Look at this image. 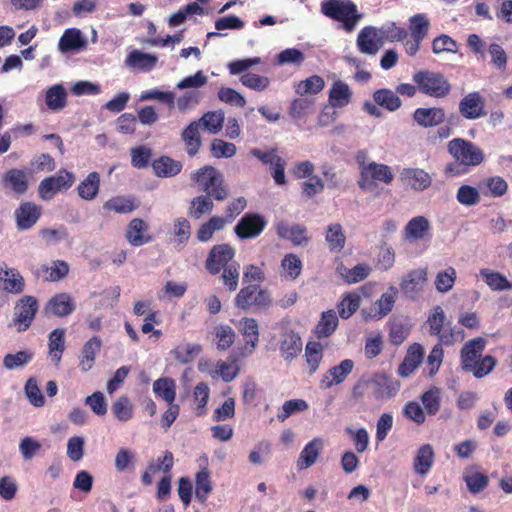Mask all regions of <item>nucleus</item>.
Wrapping results in <instances>:
<instances>
[{
	"label": "nucleus",
	"instance_id": "f257e3e1",
	"mask_svg": "<svg viewBox=\"0 0 512 512\" xmlns=\"http://www.w3.org/2000/svg\"><path fill=\"white\" fill-rule=\"evenodd\" d=\"M191 180L205 194L213 196L216 201H224L229 196V189L224 177L215 167L206 165L191 174Z\"/></svg>",
	"mask_w": 512,
	"mask_h": 512
},
{
	"label": "nucleus",
	"instance_id": "f03ea898",
	"mask_svg": "<svg viewBox=\"0 0 512 512\" xmlns=\"http://www.w3.org/2000/svg\"><path fill=\"white\" fill-rule=\"evenodd\" d=\"M413 82L418 90L429 97L445 98L451 92V84L440 72L420 70L413 74Z\"/></svg>",
	"mask_w": 512,
	"mask_h": 512
},
{
	"label": "nucleus",
	"instance_id": "7ed1b4c3",
	"mask_svg": "<svg viewBox=\"0 0 512 512\" xmlns=\"http://www.w3.org/2000/svg\"><path fill=\"white\" fill-rule=\"evenodd\" d=\"M321 11L325 16L341 22L348 32L355 28L361 17L351 0H327L322 2Z\"/></svg>",
	"mask_w": 512,
	"mask_h": 512
},
{
	"label": "nucleus",
	"instance_id": "20e7f679",
	"mask_svg": "<svg viewBox=\"0 0 512 512\" xmlns=\"http://www.w3.org/2000/svg\"><path fill=\"white\" fill-rule=\"evenodd\" d=\"M393 180L394 173L388 165L376 162L367 165L360 163V178L357 183L362 190L374 192L379 183L390 185Z\"/></svg>",
	"mask_w": 512,
	"mask_h": 512
},
{
	"label": "nucleus",
	"instance_id": "39448f33",
	"mask_svg": "<svg viewBox=\"0 0 512 512\" xmlns=\"http://www.w3.org/2000/svg\"><path fill=\"white\" fill-rule=\"evenodd\" d=\"M234 304L238 309L249 310H267L272 305L270 292L257 284L244 286L236 294Z\"/></svg>",
	"mask_w": 512,
	"mask_h": 512
},
{
	"label": "nucleus",
	"instance_id": "423d86ee",
	"mask_svg": "<svg viewBox=\"0 0 512 512\" xmlns=\"http://www.w3.org/2000/svg\"><path fill=\"white\" fill-rule=\"evenodd\" d=\"M448 152L456 161H460L468 167H475L484 160L482 150L470 141L455 138L448 143Z\"/></svg>",
	"mask_w": 512,
	"mask_h": 512
},
{
	"label": "nucleus",
	"instance_id": "0eeeda50",
	"mask_svg": "<svg viewBox=\"0 0 512 512\" xmlns=\"http://www.w3.org/2000/svg\"><path fill=\"white\" fill-rule=\"evenodd\" d=\"M75 181L73 173L62 169L56 175L43 179L39 184V195L44 200L51 199L57 192L69 189Z\"/></svg>",
	"mask_w": 512,
	"mask_h": 512
},
{
	"label": "nucleus",
	"instance_id": "6e6552de",
	"mask_svg": "<svg viewBox=\"0 0 512 512\" xmlns=\"http://www.w3.org/2000/svg\"><path fill=\"white\" fill-rule=\"evenodd\" d=\"M38 308V300L34 296L26 295L18 300L15 306L14 324L19 332H24L31 326Z\"/></svg>",
	"mask_w": 512,
	"mask_h": 512
},
{
	"label": "nucleus",
	"instance_id": "1a4fd4ad",
	"mask_svg": "<svg viewBox=\"0 0 512 512\" xmlns=\"http://www.w3.org/2000/svg\"><path fill=\"white\" fill-rule=\"evenodd\" d=\"M239 331L244 337L245 344L239 348L238 356L246 358L253 354L259 343V325L256 319L243 317L239 321Z\"/></svg>",
	"mask_w": 512,
	"mask_h": 512
},
{
	"label": "nucleus",
	"instance_id": "9d476101",
	"mask_svg": "<svg viewBox=\"0 0 512 512\" xmlns=\"http://www.w3.org/2000/svg\"><path fill=\"white\" fill-rule=\"evenodd\" d=\"M235 256V249L230 244L214 245L207 256L205 267L212 275L218 274L222 268L230 265L229 262Z\"/></svg>",
	"mask_w": 512,
	"mask_h": 512
},
{
	"label": "nucleus",
	"instance_id": "9b49d317",
	"mask_svg": "<svg viewBox=\"0 0 512 512\" xmlns=\"http://www.w3.org/2000/svg\"><path fill=\"white\" fill-rule=\"evenodd\" d=\"M267 225L265 218L258 213L245 214L234 227V232L240 239L258 237Z\"/></svg>",
	"mask_w": 512,
	"mask_h": 512
},
{
	"label": "nucleus",
	"instance_id": "f8f14e48",
	"mask_svg": "<svg viewBox=\"0 0 512 512\" xmlns=\"http://www.w3.org/2000/svg\"><path fill=\"white\" fill-rule=\"evenodd\" d=\"M460 115L468 120H476L485 116V99L478 91L466 94L459 102Z\"/></svg>",
	"mask_w": 512,
	"mask_h": 512
},
{
	"label": "nucleus",
	"instance_id": "ddd939ff",
	"mask_svg": "<svg viewBox=\"0 0 512 512\" xmlns=\"http://www.w3.org/2000/svg\"><path fill=\"white\" fill-rule=\"evenodd\" d=\"M42 208L34 202H22L14 211L16 227L19 231L31 229L40 219Z\"/></svg>",
	"mask_w": 512,
	"mask_h": 512
},
{
	"label": "nucleus",
	"instance_id": "4468645a",
	"mask_svg": "<svg viewBox=\"0 0 512 512\" xmlns=\"http://www.w3.org/2000/svg\"><path fill=\"white\" fill-rule=\"evenodd\" d=\"M426 281L427 270L425 268L414 269L403 277L400 288L407 298L415 300L422 292Z\"/></svg>",
	"mask_w": 512,
	"mask_h": 512
},
{
	"label": "nucleus",
	"instance_id": "2eb2a0df",
	"mask_svg": "<svg viewBox=\"0 0 512 512\" xmlns=\"http://www.w3.org/2000/svg\"><path fill=\"white\" fill-rule=\"evenodd\" d=\"M400 181L415 191H424L432 184V178L425 170L420 168H404L400 172Z\"/></svg>",
	"mask_w": 512,
	"mask_h": 512
},
{
	"label": "nucleus",
	"instance_id": "dca6fc26",
	"mask_svg": "<svg viewBox=\"0 0 512 512\" xmlns=\"http://www.w3.org/2000/svg\"><path fill=\"white\" fill-rule=\"evenodd\" d=\"M382 45L376 27L366 26L358 33L357 47L361 53L375 55Z\"/></svg>",
	"mask_w": 512,
	"mask_h": 512
},
{
	"label": "nucleus",
	"instance_id": "f3484780",
	"mask_svg": "<svg viewBox=\"0 0 512 512\" xmlns=\"http://www.w3.org/2000/svg\"><path fill=\"white\" fill-rule=\"evenodd\" d=\"M485 345L486 341L482 337L474 338L464 344L460 355L461 366L464 371L468 372L476 364L485 349Z\"/></svg>",
	"mask_w": 512,
	"mask_h": 512
},
{
	"label": "nucleus",
	"instance_id": "a211bd4d",
	"mask_svg": "<svg viewBox=\"0 0 512 512\" xmlns=\"http://www.w3.org/2000/svg\"><path fill=\"white\" fill-rule=\"evenodd\" d=\"M76 308L73 298L68 293L55 294L46 304L45 313L57 317H66Z\"/></svg>",
	"mask_w": 512,
	"mask_h": 512
},
{
	"label": "nucleus",
	"instance_id": "6ab92c4d",
	"mask_svg": "<svg viewBox=\"0 0 512 512\" xmlns=\"http://www.w3.org/2000/svg\"><path fill=\"white\" fill-rule=\"evenodd\" d=\"M431 224L425 216L411 218L403 229L404 239L414 242L424 239L430 235Z\"/></svg>",
	"mask_w": 512,
	"mask_h": 512
},
{
	"label": "nucleus",
	"instance_id": "aec40b11",
	"mask_svg": "<svg viewBox=\"0 0 512 512\" xmlns=\"http://www.w3.org/2000/svg\"><path fill=\"white\" fill-rule=\"evenodd\" d=\"M445 118L442 107L417 108L413 113V120L423 128L439 126Z\"/></svg>",
	"mask_w": 512,
	"mask_h": 512
},
{
	"label": "nucleus",
	"instance_id": "412c9836",
	"mask_svg": "<svg viewBox=\"0 0 512 512\" xmlns=\"http://www.w3.org/2000/svg\"><path fill=\"white\" fill-rule=\"evenodd\" d=\"M276 232L279 238L289 240L297 246L306 244L309 241L307 228L304 225L293 224L289 226L281 221L276 225Z\"/></svg>",
	"mask_w": 512,
	"mask_h": 512
},
{
	"label": "nucleus",
	"instance_id": "4be33fe9",
	"mask_svg": "<svg viewBox=\"0 0 512 512\" xmlns=\"http://www.w3.org/2000/svg\"><path fill=\"white\" fill-rule=\"evenodd\" d=\"M279 350L282 357L291 362L302 350V340L298 333L293 330H287L282 333L279 344Z\"/></svg>",
	"mask_w": 512,
	"mask_h": 512
},
{
	"label": "nucleus",
	"instance_id": "5701e85b",
	"mask_svg": "<svg viewBox=\"0 0 512 512\" xmlns=\"http://www.w3.org/2000/svg\"><path fill=\"white\" fill-rule=\"evenodd\" d=\"M148 228V224L143 219H132L127 226L125 234L127 241L135 247L149 243L152 237L147 234Z\"/></svg>",
	"mask_w": 512,
	"mask_h": 512
},
{
	"label": "nucleus",
	"instance_id": "b1692460",
	"mask_svg": "<svg viewBox=\"0 0 512 512\" xmlns=\"http://www.w3.org/2000/svg\"><path fill=\"white\" fill-rule=\"evenodd\" d=\"M140 207V201L132 195H118L108 199L103 204V209L117 214H129Z\"/></svg>",
	"mask_w": 512,
	"mask_h": 512
},
{
	"label": "nucleus",
	"instance_id": "393cba45",
	"mask_svg": "<svg viewBox=\"0 0 512 512\" xmlns=\"http://www.w3.org/2000/svg\"><path fill=\"white\" fill-rule=\"evenodd\" d=\"M354 363L351 359H345L330 368L321 380V385L324 388H330L333 385L342 383L346 377L352 372Z\"/></svg>",
	"mask_w": 512,
	"mask_h": 512
},
{
	"label": "nucleus",
	"instance_id": "a878e982",
	"mask_svg": "<svg viewBox=\"0 0 512 512\" xmlns=\"http://www.w3.org/2000/svg\"><path fill=\"white\" fill-rule=\"evenodd\" d=\"M0 283L4 291L12 294H20L25 287L24 278L14 268L0 269Z\"/></svg>",
	"mask_w": 512,
	"mask_h": 512
},
{
	"label": "nucleus",
	"instance_id": "bb28decb",
	"mask_svg": "<svg viewBox=\"0 0 512 512\" xmlns=\"http://www.w3.org/2000/svg\"><path fill=\"white\" fill-rule=\"evenodd\" d=\"M323 448V441L314 438L308 442L301 451L296 466L298 470H304L315 464Z\"/></svg>",
	"mask_w": 512,
	"mask_h": 512
},
{
	"label": "nucleus",
	"instance_id": "cd10ccee",
	"mask_svg": "<svg viewBox=\"0 0 512 512\" xmlns=\"http://www.w3.org/2000/svg\"><path fill=\"white\" fill-rule=\"evenodd\" d=\"M213 200H215L213 196L208 194L192 198L187 209V215L192 219L199 220L203 215L210 214L214 209Z\"/></svg>",
	"mask_w": 512,
	"mask_h": 512
},
{
	"label": "nucleus",
	"instance_id": "c85d7f7f",
	"mask_svg": "<svg viewBox=\"0 0 512 512\" xmlns=\"http://www.w3.org/2000/svg\"><path fill=\"white\" fill-rule=\"evenodd\" d=\"M352 98V91L347 83L336 80L329 90V103L334 108L347 106Z\"/></svg>",
	"mask_w": 512,
	"mask_h": 512
},
{
	"label": "nucleus",
	"instance_id": "c756f323",
	"mask_svg": "<svg viewBox=\"0 0 512 512\" xmlns=\"http://www.w3.org/2000/svg\"><path fill=\"white\" fill-rule=\"evenodd\" d=\"M182 163L169 156H161L152 162V168L156 176L169 178L176 176L182 170Z\"/></svg>",
	"mask_w": 512,
	"mask_h": 512
},
{
	"label": "nucleus",
	"instance_id": "7c9ffc66",
	"mask_svg": "<svg viewBox=\"0 0 512 512\" xmlns=\"http://www.w3.org/2000/svg\"><path fill=\"white\" fill-rule=\"evenodd\" d=\"M101 339L98 336L91 337L83 346L79 367L83 372L92 369L95 363L96 354L101 349Z\"/></svg>",
	"mask_w": 512,
	"mask_h": 512
},
{
	"label": "nucleus",
	"instance_id": "2f4dec72",
	"mask_svg": "<svg viewBox=\"0 0 512 512\" xmlns=\"http://www.w3.org/2000/svg\"><path fill=\"white\" fill-rule=\"evenodd\" d=\"M86 46V40L77 28H68L59 39L58 47L61 52L80 50Z\"/></svg>",
	"mask_w": 512,
	"mask_h": 512
},
{
	"label": "nucleus",
	"instance_id": "473e14b6",
	"mask_svg": "<svg viewBox=\"0 0 512 512\" xmlns=\"http://www.w3.org/2000/svg\"><path fill=\"white\" fill-rule=\"evenodd\" d=\"M338 323V316L334 310L330 309L324 311L321 314L320 320L316 324L313 332L319 339L327 338L335 332Z\"/></svg>",
	"mask_w": 512,
	"mask_h": 512
},
{
	"label": "nucleus",
	"instance_id": "72a5a7b5",
	"mask_svg": "<svg viewBox=\"0 0 512 512\" xmlns=\"http://www.w3.org/2000/svg\"><path fill=\"white\" fill-rule=\"evenodd\" d=\"M336 271L346 283L354 284L366 279L371 272V268L366 264H358L353 268H347L343 263H340Z\"/></svg>",
	"mask_w": 512,
	"mask_h": 512
},
{
	"label": "nucleus",
	"instance_id": "f704fd0d",
	"mask_svg": "<svg viewBox=\"0 0 512 512\" xmlns=\"http://www.w3.org/2000/svg\"><path fill=\"white\" fill-rule=\"evenodd\" d=\"M374 102L389 112L398 110L402 101L395 91L388 88H382L374 91L373 93Z\"/></svg>",
	"mask_w": 512,
	"mask_h": 512
},
{
	"label": "nucleus",
	"instance_id": "c9c22d12",
	"mask_svg": "<svg viewBox=\"0 0 512 512\" xmlns=\"http://www.w3.org/2000/svg\"><path fill=\"white\" fill-rule=\"evenodd\" d=\"M100 190V175L98 172H90L87 177L82 180L78 187V195L87 201L95 199Z\"/></svg>",
	"mask_w": 512,
	"mask_h": 512
},
{
	"label": "nucleus",
	"instance_id": "e433bc0d",
	"mask_svg": "<svg viewBox=\"0 0 512 512\" xmlns=\"http://www.w3.org/2000/svg\"><path fill=\"white\" fill-rule=\"evenodd\" d=\"M480 276L487 286L493 291L512 290V282H510L507 277L500 272L483 268L480 270Z\"/></svg>",
	"mask_w": 512,
	"mask_h": 512
},
{
	"label": "nucleus",
	"instance_id": "4c0bfd02",
	"mask_svg": "<svg viewBox=\"0 0 512 512\" xmlns=\"http://www.w3.org/2000/svg\"><path fill=\"white\" fill-rule=\"evenodd\" d=\"M325 240L331 252H340L346 244L343 227L339 223L329 224L325 233Z\"/></svg>",
	"mask_w": 512,
	"mask_h": 512
},
{
	"label": "nucleus",
	"instance_id": "58836bf2",
	"mask_svg": "<svg viewBox=\"0 0 512 512\" xmlns=\"http://www.w3.org/2000/svg\"><path fill=\"white\" fill-rule=\"evenodd\" d=\"M47 107L52 111L62 110L67 105V92L62 84L51 86L45 95Z\"/></svg>",
	"mask_w": 512,
	"mask_h": 512
},
{
	"label": "nucleus",
	"instance_id": "ea45409f",
	"mask_svg": "<svg viewBox=\"0 0 512 512\" xmlns=\"http://www.w3.org/2000/svg\"><path fill=\"white\" fill-rule=\"evenodd\" d=\"M157 63V57L139 50H133L126 58V64L142 71H151Z\"/></svg>",
	"mask_w": 512,
	"mask_h": 512
},
{
	"label": "nucleus",
	"instance_id": "a19ab883",
	"mask_svg": "<svg viewBox=\"0 0 512 512\" xmlns=\"http://www.w3.org/2000/svg\"><path fill=\"white\" fill-rule=\"evenodd\" d=\"M49 356L55 364H59L62 354L65 350V330L62 328L54 329L49 334Z\"/></svg>",
	"mask_w": 512,
	"mask_h": 512
},
{
	"label": "nucleus",
	"instance_id": "79ce46f5",
	"mask_svg": "<svg viewBox=\"0 0 512 512\" xmlns=\"http://www.w3.org/2000/svg\"><path fill=\"white\" fill-rule=\"evenodd\" d=\"M3 182L19 195L24 194L28 189L26 173L20 169L8 170L3 176Z\"/></svg>",
	"mask_w": 512,
	"mask_h": 512
},
{
	"label": "nucleus",
	"instance_id": "37998d69",
	"mask_svg": "<svg viewBox=\"0 0 512 512\" xmlns=\"http://www.w3.org/2000/svg\"><path fill=\"white\" fill-rule=\"evenodd\" d=\"M153 392L168 404L174 402L176 398V384L172 378H159L153 383Z\"/></svg>",
	"mask_w": 512,
	"mask_h": 512
},
{
	"label": "nucleus",
	"instance_id": "c03bdc74",
	"mask_svg": "<svg viewBox=\"0 0 512 512\" xmlns=\"http://www.w3.org/2000/svg\"><path fill=\"white\" fill-rule=\"evenodd\" d=\"M434 459L433 448L430 444L422 445L414 459V469L420 475H425L429 472Z\"/></svg>",
	"mask_w": 512,
	"mask_h": 512
},
{
	"label": "nucleus",
	"instance_id": "a18cd8bd",
	"mask_svg": "<svg viewBox=\"0 0 512 512\" xmlns=\"http://www.w3.org/2000/svg\"><path fill=\"white\" fill-rule=\"evenodd\" d=\"M226 224V219L220 216H212L208 221L202 223L197 230V239L200 242H208L213 238L216 231L222 230Z\"/></svg>",
	"mask_w": 512,
	"mask_h": 512
},
{
	"label": "nucleus",
	"instance_id": "49530a36",
	"mask_svg": "<svg viewBox=\"0 0 512 512\" xmlns=\"http://www.w3.org/2000/svg\"><path fill=\"white\" fill-rule=\"evenodd\" d=\"M214 336L217 349L226 351L234 344L236 333L230 325L220 324L214 328Z\"/></svg>",
	"mask_w": 512,
	"mask_h": 512
},
{
	"label": "nucleus",
	"instance_id": "de8ad7c7",
	"mask_svg": "<svg viewBox=\"0 0 512 512\" xmlns=\"http://www.w3.org/2000/svg\"><path fill=\"white\" fill-rule=\"evenodd\" d=\"M382 44L388 42L403 41L407 37L404 27L397 26L395 22H388L377 28Z\"/></svg>",
	"mask_w": 512,
	"mask_h": 512
},
{
	"label": "nucleus",
	"instance_id": "09e8293b",
	"mask_svg": "<svg viewBox=\"0 0 512 512\" xmlns=\"http://www.w3.org/2000/svg\"><path fill=\"white\" fill-rule=\"evenodd\" d=\"M225 120V114L222 110L209 111L197 121L200 122L205 130L211 134H217L221 131Z\"/></svg>",
	"mask_w": 512,
	"mask_h": 512
},
{
	"label": "nucleus",
	"instance_id": "8fccbe9b",
	"mask_svg": "<svg viewBox=\"0 0 512 512\" xmlns=\"http://www.w3.org/2000/svg\"><path fill=\"white\" fill-rule=\"evenodd\" d=\"M196 498L201 502L205 503L209 494L213 490V485L210 479V472L207 468H204L196 474Z\"/></svg>",
	"mask_w": 512,
	"mask_h": 512
},
{
	"label": "nucleus",
	"instance_id": "3c124183",
	"mask_svg": "<svg viewBox=\"0 0 512 512\" xmlns=\"http://www.w3.org/2000/svg\"><path fill=\"white\" fill-rule=\"evenodd\" d=\"M324 347L321 343L313 341L308 342L305 347V358L309 365V373L313 374L317 371L323 359Z\"/></svg>",
	"mask_w": 512,
	"mask_h": 512
},
{
	"label": "nucleus",
	"instance_id": "603ef678",
	"mask_svg": "<svg viewBox=\"0 0 512 512\" xmlns=\"http://www.w3.org/2000/svg\"><path fill=\"white\" fill-rule=\"evenodd\" d=\"M360 302L359 294L355 292L346 293L337 305L340 317L342 319L350 318L359 309Z\"/></svg>",
	"mask_w": 512,
	"mask_h": 512
},
{
	"label": "nucleus",
	"instance_id": "864d4df0",
	"mask_svg": "<svg viewBox=\"0 0 512 512\" xmlns=\"http://www.w3.org/2000/svg\"><path fill=\"white\" fill-rule=\"evenodd\" d=\"M439 343L446 346H452L457 342H462L465 339V332L455 326L451 322L445 324L439 334H436Z\"/></svg>",
	"mask_w": 512,
	"mask_h": 512
},
{
	"label": "nucleus",
	"instance_id": "5fc2aeb1",
	"mask_svg": "<svg viewBox=\"0 0 512 512\" xmlns=\"http://www.w3.org/2000/svg\"><path fill=\"white\" fill-rule=\"evenodd\" d=\"M112 412L114 416L121 422H127L132 419L134 414L133 405L128 396L122 395L120 396L113 404H112Z\"/></svg>",
	"mask_w": 512,
	"mask_h": 512
},
{
	"label": "nucleus",
	"instance_id": "6e6d98bb",
	"mask_svg": "<svg viewBox=\"0 0 512 512\" xmlns=\"http://www.w3.org/2000/svg\"><path fill=\"white\" fill-rule=\"evenodd\" d=\"M457 273L454 267H447L443 271H439L435 279V288L440 293L449 292L456 281Z\"/></svg>",
	"mask_w": 512,
	"mask_h": 512
},
{
	"label": "nucleus",
	"instance_id": "4d7b16f0",
	"mask_svg": "<svg viewBox=\"0 0 512 512\" xmlns=\"http://www.w3.org/2000/svg\"><path fill=\"white\" fill-rule=\"evenodd\" d=\"M421 401L428 415H436L441 407L440 390L437 387L429 389L422 394Z\"/></svg>",
	"mask_w": 512,
	"mask_h": 512
},
{
	"label": "nucleus",
	"instance_id": "13d9d810",
	"mask_svg": "<svg viewBox=\"0 0 512 512\" xmlns=\"http://www.w3.org/2000/svg\"><path fill=\"white\" fill-rule=\"evenodd\" d=\"M375 382L378 386L377 393L382 398H391L395 396L400 388L398 381L386 375L378 376Z\"/></svg>",
	"mask_w": 512,
	"mask_h": 512
},
{
	"label": "nucleus",
	"instance_id": "bf43d9fd",
	"mask_svg": "<svg viewBox=\"0 0 512 512\" xmlns=\"http://www.w3.org/2000/svg\"><path fill=\"white\" fill-rule=\"evenodd\" d=\"M487 51L491 57L490 63L492 66L500 72H504L508 64V56L504 48L497 43H491L487 47Z\"/></svg>",
	"mask_w": 512,
	"mask_h": 512
},
{
	"label": "nucleus",
	"instance_id": "052dcab7",
	"mask_svg": "<svg viewBox=\"0 0 512 512\" xmlns=\"http://www.w3.org/2000/svg\"><path fill=\"white\" fill-rule=\"evenodd\" d=\"M33 359V353L22 350L15 354H6L3 358V366L8 370L23 367Z\"/></svg>",
	"mask_w": 512,
	"mask_h": 512
},
{
	"label": "nucleus",
	"instance_id": "680f3d73",
	"mask_svg": "<svg viewBox=\"0 0 512 512\" xmlns=\"http://www.w3.org/2000/svg\"><path fill=\"white\" fill-rule=\"evenodd\" d=\"M497 360L491 355H486L483 358H479L476 364L468 371L471 372L474 377L480 379L488 375L496 366Z\"/></svg>",
	"mask_w": 512,
	"mask_h": 512
},
{
	"label": "nucleus",
	"instance_id": "e2e57ef3",
	"mask_svg": "<svg viewBox=\"0 0 512 512\" xmlns=\"http://www.w3.org/2000/svg\"><path fill=\"white\" fill-rule=\"evenodd\" d=\"M429 20L424 14H416L410 19V30L412 38L424 39L429 30Z\"/></svg>",
	"mask_w": 512,
	"mask_h": 512
},
{
	"label": "nucleus",
	"instance_id": "0e129e2a",
	"mask_svg": "<svg viewBox=\"0 0 512 512\" xmlns=\"http://www.w3.org/2000/svg\"><path fill=\"white\" fill-rule=\"evenodd\" d=\"M457 201L465 206H474L480 202L478 190L470 185H462L456 194Z\"/></svg>",
	"mask_w": 512,
	"mask_h": 512
},
{
	"label": "nucleus",
	"instance_id": "69168bd1",
	"mask_svg": "<svg viewBox=\"0 0 512 512\" xmlns=\"http://www.w3.org/2000/svg\"><path fill=\"white\" fill-rule=\"evenodd\" d=\"M210 151L215 158H231L236 154V146L222 139H214L211 142Z\"/></svg>",
	"mask_w": 512,
	"mask_h": 512
},
{
	"label": "nucleus",
	"instance_id": "338daca9",
	"mask_svg": "<svg viewBox=\"0 0 512 512\" xmlns=\"http://www.w3.org/2000/svg\"><path fill=\"white\" fill-rule=\"evenodd\" d=\"M152 157V150L146 146L131 149V164L137 169L146 168Z\"/></svg>",
	"mask_w": 512,
	"mask_h": 512
},
{
	"label": "nucleus",
	"instance_id": "774afa93",
	"mask_svg": "<svg viewBox=\"0 0 512 512\" xmlns=\"http://www.w3.org/2000/svg\"><path fill=\"white\" fill-rule=\"evenodd\" d=\"M45 271L48 273L46 280L57 282L68 275L69 265L64 260H55L51 263V266L45 267Z\"/></svg>",
	"mask_w": 512,
	"mask_h": 512
}]
</instances>
